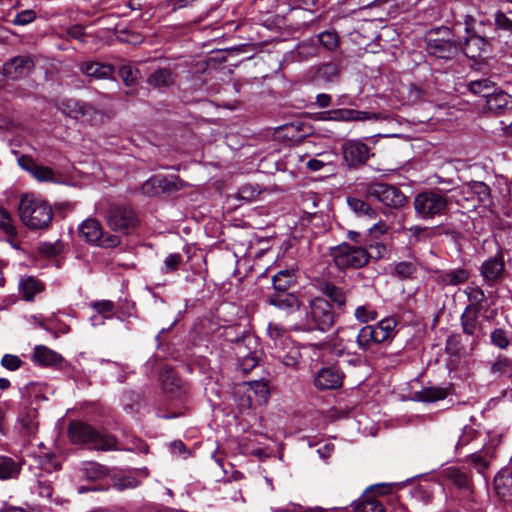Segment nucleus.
I'll use <instances>...</instances> for the list:
<instances>
[{
	"instance_id": "1",
	"label": "nucleus",
	"mask_w": 512,
	"mask_h": 512,
	"mask_svg": "<svg viewBox=\"0 0 512 512\" xmlns=\"http://www.w3.org/2000/svg\"><path fill=\"white\" fill-rule=\"evenodd\" d=\"M18 213L22 223L30 230H45L50 226L53 219L51 205L33 195L21 197Z\"/></svg>"
},
{
	"instance_id": "2",
	"label": "nucleus",
	"mask_w": 512,
	"mask_h": 512,
	"mask_svg": "<svg viewBox=\"0 0 512 512\" xmlns=\"http://www.w3.org/2000/svg\"><path fill=\"white\" fill-rule=\"evenodd\" d=\"M68 435L72 443L89 445L90 448L100 451L120 450L118 439L106 432H101L84 422H72L68 428Z\"/></svg>"
},
{
	"instance_id": "3",
	"label": "nucleus",
	"mask_w": 512,
	"mask_h": 512,
	"mask_svg": "<svg viewBox=\"0 0 512 512\" xmlns=\"http://www.w3.org/2000/svg\"><path fill=\"white\" fill-rule=\"evenodd\" d=\"M450 199L439 188L426 189L417 193L413 200L415 214L422 220L443 217L450 210Z\"/></svg>"
},
{
	"instance_id": "4",
	"label": "nucleus",
	"mask_w": 512,
	"mask_h": 512,
	"mask_svg": "<svg viewBox=\"0 0 512 512\" xmlns=\"http://www.w3.org/2000/svg\"><path fill=\"white\" fill-rule=\"evenodd\" d=\"M330 255L339 270L360 269L366 266L370 253L363 247L341 243L330 249Z\"/></svg>"
},
{
	"instance_id": "5",
	"label": "nucleus",
	"mask_w": 512,
	"mask_h": 512,
	"mask_svg": "<svg viewBox=\"0 0 512 512\" xmlns=\"http://www.w3.org/2000/svg\"><path fill=\"white\" fill-rule=\"evenodd\" d=\"M107 226L122 235L132 234L139 225V218L133 208L125 204H111L105 212Z\"/></svg>"
},
{
	"instance_id": "6",
	"label": "nucleus",
	"mask_w": 512,
	"mask_h": 512,
	"mask_svg": "<svg viewBox=\"0 0 512 512\" xmlns=\"http://www.w3.org/2000/svg\"><path fill=\"white\" fill-rule=\"evenodd\" d=\"M367 198H373L390 208H401L406 205L407 197L396 186L384 182H366L362 184Z\"/></svg>"
},
{
	"instance_id": "7",
	"label": "nucleus",
	"mask_w": 512,
	"mask_h": 512,
	"mask_svg": "<svg viewBox=\"0 0 512 512\" xmlns=\"http://www.w3.org/2000/svg\"><path fill=\"white\" fill-rule=\"evenodd\" d=\"M79 235L86 242L101 248H114L120 245L121 239L115 234L104 232L103 227L95 218H88L79 226Z\"/></svg>"
},
{
	"instance_id": "8",
	"label": "nucleus",
	"mask_w": 512,
	"mask_h": 512,
	"mask_svg": "<svg viewBox=\"0 0 512 512\" xmlns=\"http://www.w3.org/2000/svg\"><path fill=\"white\" fill-rule=\"evenodd\" d=\"M257 342L252 335H244L232 342V351L237 360L238 368L248 373L258 363Z\"/></svg>"
},
{
	"instance_id": "9",
	"label": "nucleus",
	"mask_w": 512,
	"mask_h": 512,
	"mask_svg": "<svg viewBox=\"0 0 512 512\" xmlns=\"http://www.w3.org/2000/svg\"><path fill=\"white\" fill-rule=\"evenodd\" d=\"M482 286L488 289H496L507 277L503 255L496 254L489 257L479 267Z\"/></svg>"
},
{
	"instance_id": "10",
	"label": "nucleus",
	"mask_w": 512,
	"mask_h": 512,
	"mask_svg": "<svg viewBox=\"0 0 512 512\" xmlns=\"http://www.w3.org/2000/svg\"><path fill=\"white\" fill-rule=\"evenodd\" d=\"M439 476L450 485H453L461 492L463 497L470 499L474 493V485L471 472L467 467L449 466L443 468Z\"/></svg>"
},
{
	"instance_id": "11",
	"label": "nucleus",
	"mask_w": 512,
	"mask_h": 512,
	"mask_svg": "<svg viewBox=\"0 0 512 512\" xmlns=\"http://www.w3.org/2000/svg\"><path fill=\"white\" fill-rule=\"evenodd\" d=\"M343 161L349 168H359L370 158L369 147L358 139L345 141L341 146Z\"/></svg>"
},
{
	"instance_id": "12",
	"label": "nucleus",
	"mask_w": 512,
	"mask_h": 512,
	"mask_svg": "<svg viewBox=\"0 0 512 512\" xmlns=\"http://www.w3.org/2000/svg\"><path fill=\"white\" fill-rule=\"evenodd\" d=\"M310 318L321 331L329 330L335 322V314L330 303L324 298H315L310 303Z\"/></svg>"
},
{
	"instance_id": "13",
	"label": "nucleus",
	"mask_w": 512,
	"mask_h": 512,
	"mask_svg": "<svg viewBox=\"0 0 512 512\" xmlns=\"http://www.w3.org/2000/svg\"><path fill=\"white\" fill-rule=\"evenodd\" d=\"M185 186V182L178 176L167 177L158 175L147 180L142 186V191L148 196H153L159 193L179 191Z\"/></svg>"
},
{
	"instance_id": "14",
	"label": "nucleus",
	"mask_w": 512,
	"mask_h": 512,
	"mask_svg": "<svg viewBox=\"0 0 512 512\" xmlns=\"http://www.w3.org/2000/svg\"><path fill=\"white\" fill-rule=\"evenodd\" d=\"M34 67L35 63L30 55H18L4 63L3 74L6 78L16 81L27 77Z\"/></svg>"
},
{
	"instance_id": "15",
	"label": "nucleus",
	"mask_w": 512,
	"mask_h": 512,
	"mask_svg": "<svg viewBox=\"0 0 512 512\" xmlns=\"http://www.w3.org/2000/svg\"><path fill=\"white\" fill-rule=\"evenodd\" d=\"M458 48L461 49L466 57L477 60L489 52L490 45L484 37L470 34L465 38L464 42L458 43Z\"/></svg>"
},
{
	"instance_id": "16",
	"label": "nucleus",
	"mask_w": 512,
	"mask_h": 512,
	"mask_svg": "<svg viewBox=\"0 0 512 512\" xmlns=\"http://www.w3.org/2000/svg\"><path fill=\"white\" fill-rule=\"evenodd\" d=\"M344 374L334 366L322 368L316 375L314 383L318 389L332 390L342 385Z\"/></svg>"
},
{
	"instance_id": "17",
	"label": "nucleus",
	"mask_w": 512,
	"mask_h": 512,
	"mask_svg": "<svg viewBox=\"0 0 512 512\" xmlns=\"http://www.w3.org/2000/svg\"><path fill=\"white\" fill-rule=\"evenodd\" d=\"M177 80V74L171 67H158L148 77L147 84L158 90L166 91L172 87Z\"/></svg>"
},
{
	"instance_id": "18",
	"label": "nucleus",
	"mask_w": 512,
	"mask_h": 512,
	"mask_svg": "<svg viewBox=\"0 0 512 512\" xmlns=\"http://www.w3.org/2000/svg\"><path fill=\"white\" fill-rule=\"evenodd\" d=\"M458 43L445 39H430L427 43V51L439 59H453L458 53Z\"/></svg>"
},
{
	"instance_id": "19",
	"label": "nucleus",
	"mask_w": 512,
	"mask_h": 512,
	"mask_svg": "<svg viewBox=\"0 0 512 512\" xmlns=\"http://www.w3.org/2000/svg\"><path fill=\"white\" fill-rule=\"evenodd\" d=\"M494 489L503 502L512 501V469H501L494 478Z\"/></svg>"
},
{
	"instance_id": "20",
	"label": "nucleus",
	"mask_w": 512,
	"mask_h": 512,
	"mask_svg": "<svg viewBox=\"0 0 512 512\" xmlns=\"http://www.w3.org/2000/svg\"><path fill=\"white\" fill-rule=\"evenodd\" d=\"M266 302L286 312L298 310L300 301L298 297L289 292H273L266 295Z\"/></svg>"
},
{
	"instance_id": "21",
	"label": "nucleus",
	"mask_w": 512,
	"mask_h": 512,
	"mask_svg": "<svg viewBox=\"0 0 512 512\" xmlns=\"http://www.w3.org/2000/svg\"><path fill=\"white\" fill-rule=\"evenodd\" d=\"M18 164L39 181H53L55 178V174L51 168L38 165L31 156L22 155L18 159Z\"/></svg>"
},
{
	"instance_id": "22",
	"label": "nucleus",
	"mask_w": 512,
	"mask_h": 512,
	"mask_svg": "<svg viewBox=\"0 0 512 512\" xmlns=\"http://www.w3.org/2000/svg\"><path fill=\"white\" fill-rule=\"evenodd\" d=\"M32 360L41 366L59 367L63 363L64 358L47 346L37 345L34 348Z\"/></svg>"
},
{
	"instance_id": "23",
	"label": "nucleus",
	"mask_w": 512,
	"mask_h": 512,
	"mask_svg": "<svg viewBox=\"0 0 512 512\" xmlns=\"http://www.w3.org/2000/svg\"><path fill=\"white\" fill-rule=\"evenodd\" d=\"M486 105L488 110L496 115L505 114L512 111V96L502 90H495L486 100Z\"/></svg>"
},
{
	"instance_id": "24",
	"label": "nucleus",
	"mask_w": 512,
	"mask_h": 512,
	"mask_svg": "<svg viewBox=\"0 0 512 512\" xmlns=\"http://www.w3.org/2000/svg\"><path fill=\"white\" fill-rule=\"evenodd\" d=\"M319 291L332 301L338 308L343 309L347 302L346 292L330 281H321Z\"/></svg>"
},
{
	"instance_id": "25",
	"label": "nucleus",
	"mask_w": 512,
	"mask_h": 512,
	"mask_svg": "<svg viewBox=\"0 0 512 512\" xmlns=\"http://www.w3.org/2000/svg\"><path fill=\"white\" fill-rule=\"evenodd\" d=\"M470 272L464 268H456L439 272L437 282L444 285L457 286L468 281Z\"/></svg>"
},
{
	"instance_id": "26",
	"label": "nucleus",
	"mask_w": 512,
	"mask_h": 512,
	"mask_svg": "<svg viewBox=\"0 0 512 512\" xmlns=\"http://www.w3.org/2000/svg\"><path fill=\"white\" fill-rule=\"evenodd\" d=\"M396 325L397 322L392 317L382 319L376 325H372L378 344L394 338L396 335Z\"/></svg>"
},
{
	"instance_id": "27",
	"label": "nucleus",
	"mask_w": 512,
	"mask_h": 512,
	"mask_svg": "<svg viewBox=\"0 0 512 512\" xmlns=\"http://www.w3.org/2000/svg\"><path fill=\"white\" fill-rule=\"evenodd\" d=\"M81 71L88 77L107 79L113 74L114 68L110 64L88 61L81 65Z\"/></svg>"
},
{
	"instance_id": "28",
	"label": "nucleus",
	"mask_w": 512,
	"mask_h": 512,
	"mask_svg": "<svg viewBox=\"0 0 512 512\" xmlns=\"http://www.w3.org/2000/svg\"><path fill=\"white\" fill-rule=\"evenodd\" d=\"M478 313L479 307L468 305L461 315V325L466 335H476L479 330Z\"/></svg>"
},
{
	"instance_id": "29",
	"label": "nucleus",
	"mask_w": 512,
	"mask_h": 512,
	"mask_svg": "<svg viewBox=\"0 0 512 512\" xmlns=\"http://www.w3.org/2000/svg\"><path fill=\"white\" fill-rule=\"evenodd\" d=\"M337 154L334 151H325L318 153L316 158L310 159L306 166L310 171H320L325 167L334 168L337 161Z\"/></svg>"
},
{
	"instance_id": "30",
	"label": "nucleus",
	"mask_w": 512,
	"mask_h": 512,
	"mask_svg": "<svg viewBox=\"0 0 512 512\" xmlns=\"http://www.w3.org/2000/svg\"><path fill=\"white\" fill-rule=\"evenodd\" d=\"M451 385L449 387L430 386L423 388L416 393V397L422 402H436L445 399L451 394Z\"/></svg>"
},
{
	"instance_id": "31",
	"label": "nucleus",
	"mask_w": 512,
	"mask_h": 512,
	"mask_svg": "<svg viewBox=\"0 0 512 512\" xmlns=\"http://www.w3.org/2000/svg\"><path fill=\"white\" fill-rule=\"evenodd\" d=\"M20 290L23 298L27 301H32L37 293L44 291V284L33 276H29L20 280Z\"/></svg>"
},
{
	"instance_id": "32",
	"label": "nucleus",
	"mask_w": 512,
	"mask_h": 512,
	"mask_svg": "<svg viewBox=\"0 0 512 512\" xmlns=\"http://www.w3.org/2000/svg\"><path fill=\"white\" fill-rule=\"evenodd\" d=\"M490 373L495 380L512 377V359L499 355L490 365Z\"/></svg>"
},
{
	"instance_id": "33",
	"label": "nucleus",
	"mask_w": 512,
	"mask_h": 512,
	"mask_svg": "<svg viewBox=\"0 0 512 512\" xmlns=\"http://www.w3.org/2000/svg\"><path fill=\"white\" fill-rule=\"evenodd\" d=\"M467 87L471 93L484 97L486 100H488L496 90V84L488 78L470 81Z\"/></svg>"
},
{
	"instance_id": "34",
	"label": "nucleus",
	"mask_w": 512,
	"mask_h": 512,
	"mask_svg": "<svg viewBox=\"0 0 512 512\" xmlns=\"http://www.w3.org/2000/svg\"><path fill=\"white\" fill-rule=\"evenodd\" d=\"M21 470L20 463L8 456H0V479L7 480L16 478Z\"/></svg>"
},
{
	"instance_id": "35",
	"label": "nucleus",
	"mask_w": 512,
	"mask_h": 512,
	"mask_svg": "<svg viewBox=\"0 0 512 512\" xmlns=\"http://www.w3.org/2000/svg\"><path fill=\"white\" fill-rule=\"evenodd\" d=\"M356 342L359 349L362 351H368L372 349L374 345L378 344L372 325H366L360 329L357 334Z\"/></svg>"
},
{
	"instance_id": "36",
	"label": "nucleus",
	"mask_w": 512,
	"mask_h": 512,
	"mask_svg": "<svg viewBox=\"0 0 512 512\" xmlns=\"http://www.w3.org/2000/svg\"><path fill=\"white\" fill-rule=\"evenodd\" d=\"M267 332L269 337L274 341L275 348H278V346L289 347L292 343L287 330L281 325L270 323Z\"/></svg>"
},
{
	"instance_id": "37",
	"label": "nucleus",
	"mask_w": 512,
	"mask_h": 512,
	"mask_svg": "<svg viewBox=\"0 0 512 512\" xmlns=\"http://www.w3.org/2000/svg\"><path fill=\"white\" fill-rule=\"evenodd\" d=\"M295 278L289 270H281L273 276L274 292H287L294 284Z\"/></svg>"
},
{
	"instance_id": "38",
	"label": "nucleus",
	"mask_w": 512,
	"mask_h": 512,
	"mask_svg": "<svg viewBox=\"0 0 512 512\" xmlns=\"http://www.w3.org/2000/svg\"><path fill=\"white\" fill-rule=\"evenodd\" d=\"M286 346L276 348V358L286 367L295 368L299 362L300 351L296 347H291L285 351Z\"/></svg>"
},
{
	"instance_id": "39",
	"label": "nucleus",
	"mask_w": 512,
	"mask_h": 512,
	"mask_svg": "<svg viewBox=\"0 0 512 512\" xmlns=\"http://www.w3.org/2000/svg\"><path fill=\"white\" fill-rule=\"evenodd\" d=\"M320 119L325 121L354 122L353 109L339 108L322 112Z\"/></svg>"
},
{
	"instance_id": "40",
	"label": "nucleus",
	"mask_w": 512,
	"mask_h": 512,
	"mask_svg": "<svg viewBox=\"0 0 512 512\" xmlns=\"http://www.w3.org/2000/svg\"><path fill=\"white\" fill-rule=\"evenodd\" d=\"M83 102L75 99H65L58 105L59 110L66 116L79 120Z\"/></svg>"
},
{
	"instance_id": "41",
	"label": "nucleus",
	"mask_w": 512,
	"mask_h": 512,
	"mask_svg": "<svg viewBox=\"0 0 512 512\" xmlns=\"http://www.w3.org/2000/svg\"><path fill=\"white\" fill-rule=\"evenodd\" d=\"M349 207L358 215L367 216L368 218L374 219L376 217V211L364 200L349 197L347 199Z\"/></svg>"
},
{
	"instance_id": "42",
	"label": "nucleus",
	"mask_w": 512,
	"mask_h": 512,
	"mask_svg": "<svg viewBox=\"0 0 512 512\" xmlns=\"http://www.w3.org/2000/svg\"><path fill=\"white\" fill-rule=\"evenodd\" d=\"M354 512H385V508L379 500L365 497L354 505Z\"/></svg>"
},
{
	"instance_id": "43",
	"label": "nucleus",
	"mask_w": 512,
	"mask_h": 512,
	"mask_svg": "<svg viewBox=\"0 0 512 512\" xmlns=\"http://www.w3.org/2000/svg\"><path fill=\"white\" fill-rule=\"evenodd\" d=\"M316 75L325 82H334L339 77V67L333 62L325 63L318 68Z\"/></svg>"
},
{
	"instance_id": "44",
	"label": "nucleus",
	"mask_w": 512,
	"mask_h": 512,
	"mask_svg": "<svg viewBox=\"0 0 512 512\" xmlns=\"http://www.w3.org/2000/svg\"><path fill=\"white\" fill-rule=\"evenodd\" d=\"M118 74L126 86L137 84L140 78L139 70L132 65H122L118 70Z\"/></svg>"
},
{
	"instance_id": "45",
	"label": "nucleus",
	"mask_w": 512,
	"mask_h": 512,
	"mask_svg": "<svg viewBox=\"0 0 512 512\" xmlns=\"http://www.w3.org/2000/svg\"><path fill=\"white\" fill-rule=\"evenodd\" d=\"M20 423L27 435L35 434L38 429L37 411L28 410L21 416Z\"/></svg>"
},
{
	"instance_id": "46",
	"label": "nucleus",
	"mask_w": 512,
	"mask_h": 512,
	"mask_svg": "<svg viewBox=\"0 0 512 512\" xmlns=\"http://www.w3.org/2000/svg\"><path fill=\"white\" fill-rule=\"evenodd\" d=\"M354 122L364 121H386L389 119L387 113L374 111H360L353 109Z\"/></svg>"
},
{
	"instance_id": "47",
	"label": "nucleus",
	"mask_w": 512,
	"mask_h": 512,
	"mask_svg": "<svg viewBox=\"0 0 512 512\" xmlns=\"http://www.w3.org/2000/svg\"><path fill=\"white\" fill-rule=\"evenodd\" d=\"M417 268L413 262L410 261H402L398 262L394 265L393 274L400 279H409L416 273Z\"/></svg>"
},
{
	"instance_id": "48",
	"label": "nucleus",
	"mask_w": 512,
	"mask_h": 512,
	"mask_svg": "<svg viewBox=\"0 0 512 512\" xmlns=\"http://www.w3.org/2000/svg\"><path fill=\"white\" fill-rule=\"evenodd\" d=\"M0 230L8 236H16L17 234L11 214L2 207H0Z\"/></svg>"
},
{
	"instance_id": "49",
	"label": "nucleus",
	"mask_w": 512,
	"mask_h": 512,
	"mask_svg": "<svg viewBox=\"0 0 512 512\" xmlns=\"http://www.w3.org/2000/svg\"><path fill=\"white\" fill-rule=\"evenodd\" d=\"M355 318L361 323H367L377 318V311L371 305H362L356 308Z\"/></svg>"
},
{
	"instance_id": "50",
	"label": "nucleus",
	"mask_w": 512,
	"mask_h": 512,
	"mask_svg": "<svg viewBox=\"0 0 512 512\" xmlns=\"http://www.w3.org/2000/svg\"><path fill=\"white\" fill-rule=\"evenodd\" d=\"M318 39L327 50L333 51L339 46V36L335 31H324L318 35Z\"/></svg>"
},
{
	"instance_id": "51",
	"label": "nucleus",
	"mask_w": 512,
	"mask_h": 512,
	"mask_svg": "<svg viewBox=\"0 0 512 512\" xmlns=\"http://www.w3.org/2000/svg\"><path fill=\"white\" fill-rule=\"evenodd\" d=\"M466 294L469 301L472 303L471 305L477 307L487 298L483 286H468Z\"/></svg>"
},
{
	"instance_id": "52",
	"label": "nucleus",
	"mask_w": 512,
	"mask_h": 512,
	"mask_svg": "<svg viewBox=\"0 0 512 512\" xmlns=\"http://www.w3.org/2000/svg\"><path fill=\"white\" fill-rule=\"evenodd\" d=\"M491 343L499 349H506L509 346V337L506 330L502 328L494 329L491 333Z\"/></svg>"
},
{
	"instance_id": "53",
	"label": "nucleus",
	"mask_w": 512,
	"mask_h": 512,
	"mask_svg": "<svg viewBox=\"0 0 512 512\" xmlns=\"http://www.w3.org/2000/svg\"><path fill=\"white\" fill-rule=\"evenodd\" d=\"M92 307L100 314L103 318L109 319L113 316L115 305L110 300H101L92 303Z\"/></svg>"
},
{
	"instance_id": "54",
	"label": "nucleus",
	"mask_w": 512,
	"mask_h": 512,
	"mask_svg": "<svg viewBox=\"0 0 512 512\" xmlns=\"http://www.w3.org/2000/svg\"><path fill=\"white\" fill-rule=\"evenodd\" d=\"M409 231L411 232V236L416 241L430 239L435 235L434 228H429V227L419 226V225L411 226L409 228Z\"/></svg>"
},
{
	"instance_id": "55",
	"label": "nucleus",
	"mask_w": 512,
	"mask_h": 512,
	"mask_svg": "<svg viewBox=\"0 0 512 512\" xmlns=\"http://www.w3.org/2000/svg\"><path fill=\"white\" fill-rule=\"evenodd\" d=\"M138 485L139 481L132 476L115 477L113 480V486L120 491L125 489H132Z\"/></svg>"
},
{
	"instance_id": "56",
	"label": "nucleus",
	"mask_w": 512,
	"mask_h": 512,
	"mask_svg": "<svg viewBox=\"0 0 512 512\" xmlns=\"http://www.w3.org/2000/svg\"><path fill=\"white\" fill-rule=\"evenodd\" d=\"M84 470L89 478H101L108 473V469L97 462L86 463Z\"/></svg>"
},
{
	"instance_id": "57",
	"label": "nucleus",
	"mask_w": 512,
	"mask_h": 512,
	"mask_svg": "<svg viewBox=\"0 0 512 512\" xmlns=\"http://www.w3.org/2000/svg\"><path fill=\"white\" fill-rule=\"evenodd\" d=\"M40 465L47 472L56 471L61 468V464L56 460L53 453H46L40 456Z\"/></svg>"
},
{
	"instance_id": "58",
	"label": "nucleus",
	"mask_w": 512,
	"mask_h": 512,
	"mask_svg": "<svg viewBox=\"0 0 512 512\" xmlns=\"http://www.w3.org/2000/svg\"><path fill=\"white\" fill-rule=\"evenodd\" d=\"M80 119L86 122L94 123L100 119V112L91 105L83 102Z\"/></svg>"
},
{
	"instance_id": "59",
	"label": "nucleus",
	"mask_w": 512,
	"mask_h": 512,
	"mask_svg": "<svg viewBox=\"0 0 512 512\" xmlns=\"http://www.w3.org/2000/svg\"><path fill=\"white\" fill-rule=\"evenodd\" d=\"M36 19V13L34 10L27 9L19 12L14 19L12 20V24L18 26H24L32 23Z\"/></svg>"
},
{
	"instance_id": "60",
	"label": "nucleus",
	"mask_w": 512,
	"mask_h": 512,
	"mask_svg": "<svg viewBox=\"0 0 512 512\" xmlns=\"http://www.w3.org/2000/svg\"><path fill=\"white\" fill-rule=\"evenodd\" d=\"M162 384L164 390L174 393L176 389L180 388V379L172 372H168L166 377L162 379Z\"/></svg>"
},
{
	"instance_id": "61",
	"label": "nucleus",
	"mask_w": 512,
	"mask_h": 512,
	"mask_svg": "<svg viewBox=\"0 0 512 512\" xmlns=\"http://www.w3.org/2000/svg\"><path fill=\"white\" fill-rule=\"evenodd\" d=\"M164 263L166 273L174 272L179 269V266L182 263V255L179 253L169 254Z\"/></svg>"
},
{
	"instance_id": "62",
	"label": "nucleus",
	"mask_w": 512,
	"mask_h": 512,
	"mask_svg": "<svg viewBox=\"0 0 512 512\" xmlns=\"http://www.w3.org/2000/svg\"><path fill=\"white\" fill-rule=\"evenodd\" d=\"M135 304L125 301L117 310V318L126 321L131 317H135L134 313Z\"/></svg>"
},
{
	"instance_id": "63",
	"label": "nucleus",
	"mask_w": 512,
	"mask_h": 512,
	"mask_svg": "<svg viewBox=\"0 0 512 512\" xmlns=\"http://www.w3.org/2000/svg\"><path fill=\"white\" fill-rule=\"evenodd\" d=\"M1 364L6 369L15 371L21 367L22 360L16 355L6 354L2 357Z\"/></svg>"
},
{
	"instance_id": "64",
	"label": "nucleus",
	"mask_w": 512,
	"mask_h": 512,
	"mask_svg": "<svg viewBox=\"0 0 512 512\" xmlns=\"http://www.w3.org/2000/svg\"><path fill=\"white\" fill-rule=\"evenodd\" d=\"M495 24L498 29L512 33V21L503 12L495 14Z\"/></svg>"
}]
</instances>
